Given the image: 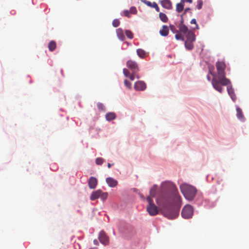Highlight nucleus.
<instances>
[{
	"mask_svg": "<svg viewBox=\"0 0 249 249\" xmlns=\"http://www.w3.org/2000/svg\"><path fill=\"white\" fill-rule=\"evenodd\" d=\"M124 14V15L125 16V17H127L128 18L130 17V15H129V14L130 13V11L129 10H124V12H123Z\"/></svg>",
	"mask_w": 249,
	"mask_h": 249,
	"instance_id": "obj_38",
	"label": "nucleus"
},
{
	"mask_svg": "<svg viewBox=\"0 0 249 249\" xmlns=\"http://www.w3.org/2000/svg\"><path fill=\"white\" fill-rule=\"evenodd\" d=\"M190 23L191 24H196V27L195 28V29H198V28H198V26L197 24L196 21V19H195V18L192 19L191 20Z\"/></svg>",
	"mask_w": 249,
	"mask_h": 249,
	"instance_id": "obj_37",
	"label": "nucleus"
},
{
	"mask_svg": "<svg viewBox=\"0 0 249 249\" xmlns=\"http://www.w3.org/2000/svg\"><path fill=\"white\" fill-rule=\"evenodd\" d=\"M157 186L154 185L150 190V196L151 197H155L157 193Z\"/></svg>",
	"mask_w": 249,
	"mask_h": 249,
	"instance_id": "obj_22",
	"label": "nucleus"
},
{
	"mask_svg": "<svg viewBox=\"0 0 249 249\" xmlns=\"http://www.w3.org/2000/svg\"><path fill=\"white\" fill-rule=\"evenodd\" d=\"M159 17L160 19L163 22H167L168 20L167 16L164 13L161 12L159 13Z\"/></svg>",
	"mask_w": 249,
	"mask_h": 249,
	"instance_id": "obj_23",
	"label": "nucleus"
},
{
	"mask_svg": "<svg viewBox=\"0 0 249 249\" xmlns=\"http://www.w3.org/2000/svg\"><path fill=\"white\" fill-rule=\"evenodd\" d=\"M146 200L148 203L147 206L146 210L149 214L151 216L157 215L159 213L158 208L154 203L153 201L150 196L146 197Z\"/></svg>",
	"mask_w": 249,
	"mask_h": 249,
	"instance_id": "obj_5",
	"label": "nucleus"
},
{
	"mask_svg": "<svg viewBox=\"0 0 249 249\" xmlns=\"http://www.w3.org/2000/svg\"><path fill=\"white\" fill-rule=\"evenodd\" d=\"M130 14H136L137 10L135 7L132 6L129 10Z\"/></svg>",
	"mask_w": 249,
	"mask_h": 249,
	"instance_id": "obj_33",
	"label": "nucleus"
},
{
	"mask_svg": "<svg viewBox=\"0 0 249 249\" xmlns=\"http://www.w3.org/2000/svg\"><path fill=\"white\" fill-rule=\"evenodd\" d=\"M48 47L50 51H53L55 49L56 47V42L53 40L51 41L49 43Z\"/></svg>",
	"mask_w": 249,
	"mask_h": 249,
	"instance_id": "obj_20",
	"label": "nucleus"
},
{
	"mask_svg": "<svg viewBox=\"0 0 249 249\" xmlns=\"http://www.w3.org/2000/svg\"><path fill=\"white\" fill-rule=\"evenodd\" d=\"M130 80L133 81L135 79V78H136L137 79H139L140 76L138 74H137V73H132L128 77Z\"/></svg>",
	"mask_w": 249,
	"mask_h": 249,
	"instance_id": "obj_26",
	"label": "nucleus"
},
{
	"mask_svg": "<svg viewBox=\"0 0 249 249\" xmlns=\"http://www.w3.org/2000/svg\"><path fill=\"white\" fill-rule=\"evenodd\" d=\"M116 34L119 39L123 41L125 39L123 30L121 28H118L116 30Z\"/></svg>",
	"mask_w": 249,
	"mask_h": 249,
	"instance_id": "obj_16",
	"label": "nucleus"
},
{
	"mask_svg": "<svg viewBox=\"0 0 249 249\" xmlns=\"http://www.w3.org/2000/svg\"><path fill=\"white\" fill-rule=\"evenodd\" d=\"M215 66L217 70V74L213 73L211 71L210 73L213 76L212 84L213 88L220 93L222 92L223 88L221 86H226L231 84L230 80L226 77L225 72L226 65L223 61H218Z\"/></svg>",
	"mask_w": 249,
	"mask_h": 249,
	"instance_id": "obj_2",
	"label": "nucleus"
},
{
	"mask_svg": "<svg viewBox=\"0 0 249 249\" xmlns=\"http://www.w3.org/2000/svg\"><path fill=\"white\" fill-rule=\"evenodd\" d=\"M194 210L193 207L189 204L186 205L182 209L181 215L185 219L192 218L193 215Z\"/></svg>",
	"mask_w": 249,
	"mask_h": 249,
	"instance_id": "obj_7",
	"label": "nucleus"
},
{
	"mask_svg": "<svg viewBox=\"0 0 249 249\" xmlns=\"http://www.w3.org/2000/svg\"><path fill=\"white\" fill-rule=\"evenodd\" d=\"M89 249H97V248H89Z\"/></svg>",
	"mask_w": 249,
	"mask_h": 249,
	"instance_id": "obj_45",
	"label": "nucleus"
},
{
	"mask_svg": "<svg viewBox=\"0 0 249 249\" xmlns=\"http://www.w3.org/2000/svg\"><path fill=\"white\" fill-rule=\"evenodd\" d=\"M124 85L128 89H130L131 88V83L127 80H124Z\"/></svg>",
	"mask_w": 249,
	"mask_h": 249,
	"instance_id": "obj_34",
	"label": "nucleus"
},
{
	"mask_svg": "<svg viewBox=\"0 0 249 249\" xmlns=\"http://www.w3.org/2000/svg\"><path fill=\"white\" fill-rule=\"evenodd\" d=\"M142 1L144 2L148 6L151 7L152 5V3L150 1H144V0H142Z\"/></svg>",
	"mask_w": 249,
	"mask_h": 249,
	"instance_id": "obj_39",
	"label": "nucleus"
},
{
	"mask_svg": "<svg viewBox=\"0 0 249 249\" xmlns=\"http://www.w3.org/2000/svg\"><path fill=\"white\" fill-rule=\"evenodd\" d=\"M180 189L184 197L189 201L194 199L197 192L196 187L186 183L180 185Z\"/></svg>",
	"mask_w": 249,
	"mask_h": 249,
	"instance_id": "obj_3",
	"label": "nucleus"
},
{
	"mask_svg": "<svg viewBox=\"0 0 249 249\" xmlns=\"http://www.w3.org/2000/svg\"><path fill=\"white\" fill-rule=\"evenodd\" d=\"M98 239L100 242L104 245H107L108 243V238L103 231L100 232Z\"/></svg>",
	"mask_w": 249,
	"mask_h": 249,
	"instance_id": "obj_9",
	"label": "nucleus"
},
{
	"mask_svg": "<svg viewBox=\"0 0 249 249\" xmlns=\"http://www.w3.org/2000/svg\"><path fill=\"white\" fill-rule=\"evenodd\" d=\"M93 243L95 245L98 246L99 245L98 241L97 239H94L93 240Z\"/></svg>",
	"mask_w": 249,
	"mask_h": 249,
	"instance_id": "obj_41",
	"label": "nucleus"
},
{
	"mask_svg": "<svg viewBox=\"0 0 249 249\" xmlns=\"http://www.w3.org/2000/svg\"><path fill=\"white\" fill-rule=\"evenodd\" d=\"M181 1L182 3H184L185 2H189V3H192L193 1H192V0H181Z\"/></svg>",
	"mask_w": 249,
	"mask_h": 249,
	"instance_id": "obj_40",
	"label": "nucleus"
},
{
	"mask_svg": "<svg viewBox=\"0 0 249 249\" xmlns=\"http://www.w3.org/2000/svg\"><path fill=\"white\" fill-rule=\"evenodd\" d=\"M104 162V159L102 158H97L95 160V162L97 165H101Z\"/></svg>",
	"mask_w": 249,
	"mask_h": 249,
	"instance_id": "obj_31",
	"label": "nucleus"
},
{
	"mask_svg": "<svg viewBox=\"0 0 249 249\" xmlns=\"http://www.w3.org/2000/svg\"><path fill=\"white\" fill-rule=\"evenodd\" d=\"M146 88L145 83L142 81H139L135 83L134 89L136 90H143Z\"/></svg>",
	"mask_w": 249,
	"mask_h": 249,
	"instance_id": "obj_11",
	"label": "nucleus"
},
{
	"mask_svg": "<svg viewBox=\"0 0 249 249\" xmlns=\"http://www.w3.org/2000/svg\"><path fill=\"white\" fill-rule=\"evenodd\" d=\"M108 196V193L107 192H103L101 190V193L100 196V197L103 200H106Z\"/></svg>",
	"mask_w": 249,
	"mask_h": 249,
	"instance_id": "obj_27",
	"label": "nucleus"
},
{
	"mask_svg": "<svg viewBox=\"0 0 249 249\" xmlns=\"http://www.w3.org/2000/svg\"><path fill=\"white\" fill-rule=\"evenodd\" d=\"M162 6L167 9H171L172 8V4L170 0H162L160 1Z\"/></svg>",
	"mask_w": 249,
	"mask_h": 249,
	"instance_id": "obj_13",
	"label": "nucleus"
},
{
	"mask_svg": "<svg viewBox=\"0 0 249 249\" xmlns=\"http://www.w3.org/2000/svg\"><path fill=\"white\" fill-rule=\"evenodd\" d=\"M111 166H112V164H111L110 163H108L107 164V167H108V168H110Z\"/></svg>",
	"mask_w": 249,
	"mask_h": 249,
	"instance_id": "obj_44",
	"label": "nucleus"
},
{
	"mask_svg": "<svg viewBox=\"0 0 249 249\" xmlns=\"http://www.w3.org/2000/svg\"><path fill=\"white\" fill-rule=\"evenodd\" d=\"M187 38L185 42V48L188 50H192L194 48L193 42L195 41L196 36L193 32H190L186 36Z\"/></svg>",
	"mask_w": 249,
	"mask_h": 249,
	"instance_id": "obj_6",
	"label": "nucleus"
},
{
	"mask_svg": "<svg viewBox=\"0 0 249 249\" xmlns=\"http://www.w3.org/2000/svg\"><path fill=\"white\" fill-rule=\"evenodd\" d=\"M106 180L110 187H115L118 185L117 180L111 177L107 178Z\"/></svg>",
	"mask_w": 249,
	"mask_h": 249,
	"instance_id": "obj_12",
	"label": "nucleus"
},
{
	"mask_svg": "<svg viewBox=\"0 0 249 249\" xmlns=\"http://www.w3.org/2000/svg\"><path fill=\"white\" fill-rule=\"evenodd\" d=\"M151 7L154 8L157 12L160 11V8L159 7L158 4L155 2L152 3V5Z\"/></svg>",
	"mask_w": 249,
	"mask_h": 249,
	"instance_id": "obj_35",
	"label": "nucleus"
},
{
	"mask_svg": "<svg viewBox=\"0 0 249 249\" xmlns=\"http://www.w3.org/2000/svg\"><path fill=\"white\" fill-rule=\"evenodd\" d=\"M183 8H184V4H183V3H182V2L178 3L176 5V11L178 13H180L181 11H182V10H183Z\"/></svg>",
	"mask_w": 249,
	"mask_h": 249,
	"instance_id": "obj_24",
	"label": "nucleus"
},
{
	"mask_svg": "<svg viewBox=\"0 0 249 249\" xmlns=\"http://www.w3.org/2000/svg\"><path fill=\"white\" fill-rule=\"evenodd\" d=\"M98 109L100 111L105 112L106 109L104 105L101 103H98L97 104Z\"/></svg>",
	"mask_w": 249,
	"mask_h": 249,
	"instance_id": "obj_25",
	"label": "nucleus"
},
{
	"mask_svg": "<svg viewBox=\"0 0 249 249\" xmlns=\"http://www.w3.org/2000/svg\"><path fill=\"white\" fill-rule=\"evenodd\" d=\"M207 78H208V80H209V81L210 80V77L209 76H207Z\"/></svg>",
	"mask_w": 249,
	"mask_h": 249,
	"instance_id": "obj_46",
	"label": "nucleus"
},
{
	"mask_svg": "<svg viewBox=\"0 0 249 249\" xmlns=\"http://www.w3.org/2000/svg\"><path fill=\"white\" fill-rule=\"evenodd\" d=\"M227 86H228L227 91H228V94L231 96V99L233 101H235L236 100V96L234 93V89L231 85H228Z\"/></svg>",
	"mask_w": 249,
	"mask_h": 249,
	"instance_id": "obj_14",
	"label": "nucleus"
},
{
	"mask_svg": "<svg viewBox=\"0 0 249 249\" xmlns=\"http://www.w3.org/2000/svg\"><path fill=\"white\" fill-rule=\"evenodd\" d=\"M181 201V197L176 190H174L172 193L162 194L157 200V204L161 207L162 214L170 219L178 216Z\"/></svg>",
	"mask_w": 249,
	"mask_h": 249,
	"instance_id": "obj_1",
	"label": "nucleus"
},
{
	"mask_svg": "<svg viewBox=\"0 0 249 249\" xmlns=\"http://www.w3.org/2000/svg\"><path fill=\"white\" fill-rule=\"evenodd\" d=\"M105 117L107 121H111L116 118V115L114 112H108L106 114Z\"/></svg>",
	"mask_w": 249,
	"mask_h": 249,
	"instance_id": "obj_18",
	"label": "nucleus"
},
{
	"mask_svg": "<svg viewBox=\"0 0 249 249\" xmlns=\"http://www.w3.org/2000/svg\"><path fill=\"white\" fill-rule=\"evenodd\" d=\"M97 184L98 180L96 178L93 177H91L89 178L88 181V186L90 189H95L96 187Z\"/></svg>",
	"mask_w": 249,
	"mask_h": 249,
	"instance_id": "obj_10",
	"label": "nucleus"
},
{
	"mask_svg": "<svg viewBox=\"0 0 249 249\" xmlns=\"http://www.w3.org/2000/svg\"><path fill=\"white\" fill-rule=\"evenodd\" d=\"M123 71L124 74V76L125 77H128L129 76V75H130V72L129 71L125 68H124L123 69Z\"/></svg>",
	"mask_w": 249,
	"mask_h": 249,
	"instance_id": "obj_32",
	"label": "nucleus"
},
{
	"mask_svg": "<svg viewBox=\"0 0 249 249\" xmlns=\"http://www.w3.org/2000/svg\"><path fill=\"white\" fill-rule=\"evenodd\" d=\"M101 193V190H98L93 192L90 196V199L91 200H94L99 198Z\"/></svg>",
	"mask_w": 249,
	"mask_h": 249,
	"instance_id": "obj_15",
	"label": "nucleus"
},
{
	"mask_svg": "<svg viewBox=\"0 0 249 249\" xmlns=\"http://www.w3.org/2000/svg\"><path fill=\"white\" fill-rule=\"evenodd\" d=\"M236 111H237V118L241 120H243L244 117V115L242 113V111L241 109L240 108H239V107H236Z\"/></svg>",
	"mask_w": 249,
	"mask_h": 249,
	"instance_id": "obj_21",
	"label": "nucleus"
},
{
	"mask_svg": "<svg viewBox=\"0 0 249 249\" xmlns=\"http://www.w3.org/2000/svg\"><path fill=\"white\" fill-rule=\"evenodd\" d=\"M125 34L126 36L132 39L133 38V34L132 32L130 30H126L125 31Z\"/></svg>",
	"mask_w": 249,
	"mask_h": 249,
	"instance_id": "obj_28",
	"label": "nucleus"
},
{
	"mask_svg": "<svg viewBox=\"0 0 249 249\" xmlns=\"http://www.w3.org/2000/svg\"><path fill=\"white\" fill-rule=\"evenodd\" d=\"M169 29L166 25H163L162 29L160 31V33L161 36H166L168 35Z\"/></svg>",
	"mask_w": 249,
	"mask_h": 249,
	"instance_id": "obj_17",
	"label": "nucleus"
},
{
	"mask_svg": "<svg viewBox=\"0 0 249 249\" xmlns=\"http://www.w3.org/2000/svg\"><path fill=\"white\" fill-rule=\"evenodd\" d=\"M126 66L131 71L132 73H138L139 69L137 63L132 60H128L126 62Z\"/></svg>",
	"mask_w": 249,
	"mask_h": 249,
	"instance_id": "obj_8",
	"label": "nucleus"
},
{
	"mask_svg": "<svg viewBox=\"0 0 249 249\" xmlns=\"http://www.w3.org/2000/svg\"><path fill=\"white\" fill-rule=\"evenodd\" d=\"M137 53L138 55L141 58H144L147 55V53H146V52L142 49H137Z\"/></svg>",
	"mask_w": 249,
	"mask_h": 249,
	"instance_id": "obj_19",
	"label": "nucleus"
},
{
	"mask_svg": "<svg viewBox=\"0 0 249 249\" xmlns=\"http://www.w3.org/2000/svg\"><path fill=\"white\" fill-rule=\"evenodd\" d=\"M178 33L175 35V38L177 40L184 41V37L183 35L186 36L190 32H192L189 30L188 28L185 24H178Z\"/></svg>",
	"mask_w": 249,
	"mask_h": 249,
	"instance_id": "obj_4",
	"label": "nucleus"
},
{
	"mask_svg": "<svg viewBox=\"0 0 249 249\" xmlns=\"http://www.w3.org/2000/svg\"><path fill=\"white\" fill-rule=\"evenodd\" d=\"M170 30L173 33H176L178 34V30H177L175 26L173 25H170L169 26Z\"/></svg>",
	"mask_w": 249,
	"mask_h": 249,
	"instance_id": "obj_30",
	"label": "nucleus"
},
{
	"mask_svg": "<svg viewBox=\"0 0 249 249\" xmlns=\"http://www.w3.org/2000/svg\"><path fill=\"white\" fill-rule=\"evenodd\" d=\"M120 21L119 20V19H115L113 20V22H112V25L114 27H117L118 26H119L120 25Z\"/></svg>",
	"mask_w": 249,
	"mask_h": 249,
	"instance_id": "obj_29",
	"label": "nucleus"
},
{
	"mask_svg": "<svg viewBox=\"0 0 249 249\" xmlns=\"http://www.w3.org/2000/svg\"><path fill=\"white\" fill-rule=\"evenodd\" d=\"M190 9L189 8H186L184 11V14H185L186 12H187L188 11L190 10Z\"/></svg>",
	"mask_w": 249,
	"mask_h": 249,
	"instance_id": "obj_43",
	"label": "nucleus"
},
{
	"mask_svg": "<svg viewBox=\"0 0 249 249\" xmlns=\"http://www.w3.org/2000/svg\"><path fill=\"white\" fill-rule=\"evenodd\" d=\"M197 8L198 9H200L202 8V5H203V1L202 0H198L197 1Z\"/></svg>",
	"mask_w": 249,
	"mask_h": 249,
	"instance_id": "obj_36",
	"label": "nucleus"
},
{
	"mask_svg": "<svg viewBox=\"0 0 249 249\" xmlns=\"http://www.w3.org/2000/svg\"><path fill=\"white\" fill-rule=\"evenodd\" d=\"M181 20L180 21V23L179 24H184V19L182 18V15H181Z\"/></svg>",
	"mask_w": 249,
	"mask_h": 249,
	"instance_id": "obj_42",
	"label": "nucleus"
}]
</instances>
